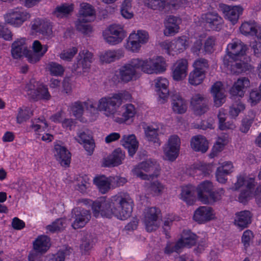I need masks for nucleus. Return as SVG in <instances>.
Listing matches in <instances>:
<instances>
[{
  "mask_svg": "<svg viewBox=\"0 0 261 261\" xmlns=\"http://www.w3.org/2000/svg\"><path fill=\"white\" fill-rule=\"evenodd\" d=\"M156 91L160 98L165 99L169 95L168 81L162 77H159L154 80Z\"/></svg>",
  "mask_w": 261,
  "mask_h": 261,
  "instance_id": "f704fd0d",
  "label": "nucleus"
},
{
  "mask_svg": "<svg viewBox=\"0 0 261 261\" xmlns=\"http://www.w3.org/2000/svg\"><path fill=\"white\" fill-rule=\"evenodd\" d=\"M197 240V236L196 234L190 230H184L181 238L179 240V241L181 242L182 248L184 247H191L196 244Z\"/></svg>",
  "mask_w": 261,
  "mask_h": 261,
  "instance_id": "4c0bfd02",
  "label": "nucleus"
},
{
  "mask_svg": "<svg viewBox=\"0 0 261 261\" xmlns=\"http://www.w3.org/2000/svg\"><path fill=\"white\" fill-rule=\"evenodd\" d=\"M134 175L144 180L156 177L160 172L159 165L154 160H147L139 163L133 170Z\"/></svg>",
  "mask_w": 261,
  "mask_h": 261,
  "instance_id": "7ed1b4c3",
  "label": "nucleus"
},
{
  "mask_svg": "<svg viewBox=\"0 0 261 261\" xmlns=\"http://www.w3.org/2000/svg\"><path fill=\"white\" fill-rule=\"evenodd\" d=\"M30 17V13L22 7L11 9L4 15L5 21L14 27H20Z\"/></svg>",
  "mask_w": 261,
  "mask_h": 261,
  "instance_id": "39448f33",
  "label": "nucleus"
},
{
  "mask_svg": "<svg viewBox=\"0 0 261 261\" xmlns=\"http://www.w3.org/2000/svg\"><path fill=\"white\" fill-rule=\"evenodd\" d=\"M252 215L249 211H243L236 214L234 224L238 227L244 229L248 227L251 223Z\"/></svg>",
  "mask_w": 261,
  "mask_h": 261,
  "instance_id": "c85d7f7f",
  "label": "nucleus"
},
{
  "mask_svg": "<svg viewBox=\"0 0 261 261\" xmlns=\"http://www.w3.org/2000/svg\"><path fill=\"white\" fill-rule=\"evenodd\" d=\"M103 37L105 41L110 45H116L122 42L123 38L119 36L111 35V34L106 32L103 34Z\"/></svg>",
  "mask_w": 261,
  "mask_h": 261,
  "instance_id": "0e129e2a",
  "label": "nucleus"
},
{
  "mask_svg": "<svg viewBox=\"0 0 261 261\" xmlns=\"http://www.w3.org/2000/svg\"><path fill=\"white\" fill-rule=\"evenodd\" d=\"M193 218L199 223L210 221L213 218L212 208L207 206H200L195 211Z\"/></svg>",
  "mask_w": 261,
  "mask_h": 261,
  "instance_id": "a878e982",
  "label": "nucleus"
},
{
  "mask_svg": "<svg viewBox=\"0 0 261 261\" xmlns=\"http://www.w3.org/2000/svg\"><path fill=\"white\" fill-rule=\"evenodd\" d=\"M250 85V81L248 78L245 77H241L234 83L230 89V94L231 96L242 97Z\"/></svg>",
  "mask_w": 261,
  "mask_h": 261,
  "instance_id": "412c9836",
  "label": "nucleus"
},
{
  "mask_svg": "<svg viewBox=\"0 0 261 261\" xmlns=\"http://www.w3.org/2000/svg\"><path fill=\"white\" fill-rule=\"evenodd\" d=\"M95 10L91 5L87 3H83L81 5L79 17L93 21L95 19Z\"/></svg>",
  "mask_w": 261,
  "mask_h": 261,
  "instance_id": "ea45409f",
  "label": "nucleus"
},
{
  "mask_svg": "<svg viewBox=\"0 0 261 261\" xmlns=\"http://www.w3.org/2000/svg\"><path fill=\"white\" fill-rule=\"evenodd\" d=\"M66 226V220L64 219H58L51 224L46 226L47 230L51 233L60 231L63 230Z\"/></svg>",
  "mask_w": 261,
  "mask_h": 261,
  "instance_id": "3c124183",
  "label": "nucleus"
},
{
  "mask_svg": "<svg viewBox=\"0 0 261 261\" xmlns=\"http://www.w3.org/2000/svg\"><path fill=\"white\" fill-rule=\"evenodd\" d=\"M193 67L194 70L202 72L205 74L209 67L208 61L203 58L198 59L194 61Z\"/></svg>",
  "mask_w": 261,
  "mask_h": 261,
  "instance_id": "864d4df0",
  "label": "nucleus"
},
{
  "mask_svg": "<svg viewBox=\"0 0 261 261\" xmlns=\"http://www.w3.org/2000/svg\"><path fill=\"white\" fill-rule=\"evenodd\" d=\"M211 92L214 105L216 107H220L225 102L226 98L222 83L221 82L215 83L211 88Z\"/></svg>",
  "mask_w": 261,
  "mask_h": 261,
  "instance_id": "5701e85b",
  "label": "nucleus"
},
{
  "mask_svg": "<svg viewBox=\"0 0 261 261\" xmlns=\"http://www.w3.org/2000/svg\"><path fill=\"white\" fill-rule=\"evenodd\" d=\"M175 45V49L179 52L182 51L188 45L187 41L185 37H179L172 43Z\"/></svg>",
  "mask_w": 261,
  "mask_h": 261,
  "instance_id": "774afa93",
  "label": "nucleus"
},
{
  "mask_svg": "<svg viewBox=\"0 0 261 261\" xmlns=\"http://www.w3.org/2000/svg\"><path fill=\"white\" fill-rule=\"evenodd\" d=\"M202 19L211 30L219 31L221 29L223 19L217 12H207L202 15Z\"/></svg>",
  "mask_w": 261,
  "mask_h": 261,
  "instance_id": "a211bd4d",
  "label": "nucleus"
},
{
  "mask_svg": "<svg viewBox=\"0 0 261 261\" xmlns=\"http://www.w3.org/2000/svg\"><path fill=\"white\" fill-rule=\"evenodd\" d=\"M91 21L90 19L78 17L77 20L75 22L76 30L84 35L89 34L92 32V26L89 23Z\"/></svg>",
  "mask_w": 261,
  "mask_h": 261,
  "instance_id": "58836bf2",
  "label": "nucleus"
},
{
  "mask_svg": "<svg viewBox=\"0 0 261 261\" xmlns=\"http://www.w3.org/2000/svg\"><path fill=\"white\" fill-rule=\"evenodd\" d=\"M205 77V74L202 72L193 70L189 75V82L193 86H197L200 84Z\"/></svg>",
  "mask_w": 261,
  "mask_h": 261,
  "instance_id": "09e8293b",
  "label": "nucleus"
},
{
  "mask_svg": "<svg viewBox=\"0 0 261 261\" xmlns=\"http://www.w3.org/2000/svg\"><path fill=\"white\" fill-rule=\"evenodd\" d=\"M91 139H92V136L88 130L79 132L77 137L75 138L77 141L81 144L90 141Z\"/></svg>",
  "mask_w": 261,
  "mask_h": 261,
  "instance_id": "338daca9",
  "label": "nucleus"
},
{
  "mask_svg": "<svg viewBox=\"0 0 261 261\" xmlns=\"http://www.w3.org/2000/svg\"><path fill=\"white\" fill-rule=\"evenodd\" d=\"M95 242L93 236L91 234L86 233L82 239L81 248L86 251H89L92 248Z\"/></svg>",
  "mask_w": 261,
  "mask_h": 261,
  "instance_id": "5fc2aeb1",
  "label": "nucleus"
},
{
  "mask_svg": "<svg viewBox=\"0 0 261 261\" xmlns=\"http://www.w3.org/2000/svg\"><path fill=\"white\" fill-rule=\"evenodd\" d=\"M148 34L145 31L139 30L137 33H131L128 38L127 48L133 52H137L141 44L148 42Z\"/></svg>",
  "mask_w": 261,
  "mask_h": 261,
  "instance_id": "f8f14e48",
  "label": "nucleus"
},
{
  "mask_svg": "<svg viewBox=\"0 0 261 261\" xmlns=\"http://www.w3.org/2000/svg\"><path fill=\"white\" fill-rule=\"evenodd\" d=\"M73 10V5L64 4L57 7L54 11V14L57 17L62 18L70 14Z\"/></svg>",
  "mask_w": 261,
  "mask_h": 261,
  "instance_id": "49530a36",
  "label": "nucleus"
},
{
  "mask_svg": "<svg viewBox=\"0 0 261 261\" xmlns=\"http://www.w3.org/2000/svg\"><path fill=\"white\" fill-rule=\"evenodd\" d=\"M182 248V243L179 240L176 242H168L164 249V253L168 256L174 252L179 254Z\"/></svg>",
  "mask_w": 261,
  "mask_h": 261,
  "instance_id": "79ce46f5",
  "label": "nucleus"
},
{
  "mask_svg": "<svg viewBox=\"0 0 261 261\" xmlns=\"http://www.w3.org/2000/svg\"><path fill=\"white\" fill-rule=\"evenodd\" d=\"M196 189L199 199L203 203L208 202L207 196L212 191V183L208 180L204 181L198 185Z\"/></svg>",
  "mask_w": 261,
  "mask_h": 261,
  "instance_id": "cd10ccee",
  "label": "nucleus"
},
{
  "mask_svg": "<svg viewBox=\"0 0 261 261\" xmlns=\"http://www.w3.org/2000/svg\"><path fill=\"white\" fill-rule=\"evenodd\" d=\"M122 119L126 121L134 117L136 114L135 108L132 104H126L121 108Z\"/></svg>",
  "mask_w": 261,
  "mask_h": 261,
  "instance_id": "de8ad7c7",
  "label": "nucleus"
},
{
  "mask_svg": "<svg viewBox=\"0 0 261 261\" xmlns=\"http://www.w3.org/2000/svg\"><path fill=\"white\" fill-rule=\"evenodd\" d=\"M245 109L244 104L239 102V103L233 104L230 107L229 115L233 118L237 117L239 113Z\"/></svg>",
  "mask_w": 261,
  "mask_h": 261,
  "instance_id": "69168bd1",
  "label": "nucleus"
},
{
  "mask_svg": "<svg viewBox=\"0 0 261 261\" xmlns=\"http://www.w3.org/2000/svg\"><path fill=\"white\" fill-rule=\"evenodd\" d=\"M208 100L206 97L200 94L193 95L191 98V105L198 115H202L206 112L208 109Z\"/></svg>",
  "mask_w": 261,
  "mask_h": 261,
  "instance_id": "4468645a",
  "label": "nucleus"
},
{
  "mask_svg": "<svg viewBox=\"0 0 261 261\" xmlns=\"http://www.w3.org/2000/svg\"><path fill=\"white\" fill-rule=\"evenodd\" d=\"M32 29L46 38L53 36L52 26L49 22L39 18L35 19L32 22Z\"/></svg>",
  "mask_w": 261,
  "mask_h": 261,
  "instance_id": "f3484780",
  "label": "nucleus"
},
{
  "mask_svg": "<svg viewBox=\"0 0 261 261\" xmlns=\"http://www.w3.org/2000/svg\"><path fill=\"white\" fill-rule=\"evenodd\" d=\"M245 185L246 187V190L252 192L255 186L254 179L253 178H245L244 176L238 177L237 181L235 183V190L240 188L242 186Z\"/></svg>",
  "mask_w": 261,
  "mask_h": 261,
  "instance_id": "37998d69",
  "label": "nucleus"
},
{
  "mask_svg": "<svg viewBox=\"0 0 261 261\" xmlns=\"http://www.w3.org/2000/svg\"><path fill=\"white\" fill-rule=\"evenodd\" d=\"M180 146V141L176 135L171 136L168 143L164 147V153L166 159L170 161H174L177 158Z\"/></svg>",
  "mask_w": 261,
  "mask_h": 261,
  "instance_id": "1a4fd4ad",
  "label": "nucleus"
},
{
  "mask_svg": "<svg viewBox=\"0 0 261 261\" xmlns=\"http://www.w3.org/2000/svg\"><path fill=\"white\" fill-rule=\"evenodd\" d=\"M121 94H116L111 97H103L99 100L98 109L104 112L107 116L114 114L116 110L122 103Z\"/></svg>",
  "mask_w": 261,
  "mask_h": 261,
  "instance_id": "20e7f679",
  "label": "nucleus"
},
{
  "mask_svg": "<svg viewBox=\"0 0 261 261\" xmlns=\"http://www.w3.org/2000/svg\"><path fill=\"white\" fill-rule=\"evenodd\" d=\"M125 158V154L120 148H117L105 159L103 164L106 167H114L120 165Z\"/></svg>",
  "mask_w": 261,
  "mask_h": 261,
  "instance_id": "393cba45",
  "label": "nucleus"
},
{
  "mask_svg": "<svg viewBox=\"0 0 261 261\" xmlns=\"http://www.w3.org/2000/svg\"><path fill=\"white\" fill-rule=\"evenodd\" d=\"M121 143L127 149L129 155L133 157L138 148L139 143L136 136L134 135H123Z\"/></svg>",
  "mask_w": 261,
  "mask_h": 261,
  "instance_id": "b1692460",
  "label": "nucleus"
},
{
  "mask_svg": "<svg viewBox=\"0 0 261 261\" xmlns=\"http://www.w3.org/2000/svg\"><path fill=\"white\" fill-rule=\"evenodd\" d=\"M89 107L92 108V104L86 101H77L72 104L71 109L73 115L76 118H79L83 114L84 109H88Z\"/></svg>",
  "mask_w": 261,
  "mask_h": 261,
  "instance_id": "a19ab883",
  "label": "nucleus"
},
{
  "mask_svg": "<svg viewBox=\"0 0 261 261\" xmlns=\"http://www.w3.org/2000/svg\"><path fill=\"white\" fill-rule=\"evenodd\" d=\"M109 179L112 188L122 186L127 181L125 178L119 176H109Z\"/></svg>",
  "mask_w": 261,
  "mask_h": 261,
  "instance_id": "e2e57ef3",
  "label": "nucleus"
},
{
  "mask_svg": "<svg viewBox=\"0 0 261 261\" xmlns=\"http://www.w3.org/2000/svg\"><path fill=\"white\" fill-rule=\"evenodd\" d=\"M188 63L186 59L177 61L172 68V77L174 80L179 81L184 80L187 75Z\"/></svg>",
  "mask_w": 261,
  "mask_h": 261,
  "instance_id": "aec40b11",
  "label": "nucleus"
},
{
  "mask_svg": "<svg viewBox=\"0 0 261 261\" xmlns=\"http://www.w3.org/2000/svg\"><path fill=\"white\" fill-rule=\"evenodd\" d=\"M164 189V186L159 181H154L150 182L148 187V191L153 195L161 194Z\"/></svg>",
  "mask_w": 261,
  "mask_h": 261,
  "instance_id": "13d9d810",
  "label": "nucleus"
},
{
  "mask_svg": "<svg viewBox=\"0 0 261 261\" xmlns=\"http://www.w3.org/2000/svg\"><path fill=\"white\" fill-rule=\"evenodd\" d=\"M195 188L192 186L182 187L181 198L188 204L192 205L195 200Z\"/></svg>",
  "mask_w": 261,
  "mask_h": 261,
  "instance_id": "e433bc0d",
  "label": "nucleus"
},
{
  "mask_svg": "<svg viewBox=\"0 0 261 261\" xmlns=\"http://www.w3.org/2000/svg\"><path fill=\"white\" fill-rule=\"evenodd\" d=\"M71 253V249L69 247L59 250L55 254L49 255L46 261H64L65 258Z\"/></svg>",
  "mask_w": 261,
  "mask_h": 261,
  "instance_id": "c03bdc74",
  "label": "nucleus"
},
{
  "mask_svg": "<svg viewBox=\"0 0 261 261\" xmlns=\"http://www.w3.org/2000/svg\"><path fill=\"white\" fill-rule=\"evenodd\" d=\"M32 85L28 84L25 86L24 90L27 92L28 95H30L32 99L36 100L50 99L51 95L46 86H40L37 89H32Z\"/></svg>",
  "mask_w": 261,
  "mask_h": 261,
  "instance_id": "dca6fc26",
  "label": "nucleus"
},
{
  "mask_svg": "<svg viewBox=\"0 0 261 261\" xmlns=\"http://www.w3.org/2000/svg\"><path fill=\"white\" fill-rule=\"evenodd\" d=\"M32 115V112L31 109L28 107L20 108L17 116V121L18 123H21L29 119Z\"/></svg>",
  "mask_w": 261,
  "mask_h": 261,
  "instance_id": "603ef678",
  "label": "nucleus"
},
{
  "mask_svg": "<svg viewBox=\"0 0 261 261\" xmlns=\"http://www.w3.org/2000/svg\"><path fill=\"white\" fill-rule=\"evenodd\" d=\"M50 239L46 236H39L33 243L36 253H31L28 256L29 261H41L37 253H44L50 247Z\"/></svg>",
  "mask_w": 261,
  "mask_h": 261,
  "instance_id": "9d476101",
  "label": "nucleus"
},
{
  "mask_svg": "<svg viewBox=\"0 0 261 261\" xmlns=\"http://www.w3.org/2000/svg\"><path fill=\"white\" fill-rule=\"evenodd\" d=\"M56 159L62 166H69L71 161V154L67 149L59 144L55 145L54 149Z\"/></svg>",
  "mask_w": 261,
  "mask_h": 261,
  "instance_id": "6ab92c4d",
  "label": "nucleus"
},
{
  "mask_svg": "<svg viewBox=\"0 0 261 261\" xmlns=\"http://www.w3.org/2000/svg\"><path fill=\"white\" fill-rule=\"evenodd\" d=\"M92 60L93 55L91 53L87 50L81 51L77 58L76 63L73 65V72H75L77 74L88 72Z\"/></svg>",
  "mask_w": 261,
  "mask_h": 261,
  "instance_id": "6e6552de",
  "label": "nucleus"
},
{
  "mask_svg": "<svg viewBox=\"0 0 261 261\" xmlns=\"http://www.w3.org/2000/svg\"><path fill=\"white\" fill-rule=\"evenodd\" d=\"M247 49V46L241 41H233L228 44L226 49L227 54L225 56L243 58L245 60L246 58H249L246 55Z\"/></svg>",
  "mask_w": 261,
  "mask_h": 261,
  "instance_id": "ddd939ff",
  "label": "nucleus"
},
{
  "mask_svg": "<svg viewBox=\"0 0 261 261\" xmlns=\"http://www.w3.org/2000/svg\"><path fill=\"white\" fill-rule=\"evenodd\" d=\"M107 32L111 35L119 36L124 38L126 36L125 32L122 25L117 24H113L109 27Z\"/></svg>",
  "mask_w": 261,
  "mask_h": 261,
  "instance_id": "4d7b16f0",
  "label": "nucleus"
},
{
  "mask_svg": "<svg viewBox=\"0 0 261 261\" xmlns=\"http://www.w3.org/2000/svg\"><path fill=\"white\" fill-rule=\"evenodd\" d=\"M249 58H243L230 57L224 56L223 59L224 66L232 74H238L248 69V61Z\"/></svg>",
  "mask_w": 261,
  "mask_h": 261,
  "instance_id": "423d86ee",
  "label": "nucleus"
},
{
  "mask_svg": "<svg viewBox=\"0 0 261 261\" xmlns=\"http://www.w3.org/2000/svg\"><path fill=\"white\" fill-rule=\"evenodd\" d=\"M24 39H20L14 41L12 44L11 54L14 59H18L24 54L27 50V46Z\"/></svg>",
  "mask_w": 261,
  "mask_h": 261,
  "instance_id": "72a5a7b5",
  "label": "nucleus"
},
{
  "mask_svg": "<svg viewBox=\"0 0 261 261\" xmlns=\"http://www.w3.org/2000/svg\"><path fill=\"white\" fill-rule=\"evenodd\" d=\"M47 45H42L38 40H35L32 44L33 52L28 55V60L30 63H35L41 59L48 50Z\"/></svg>",
  "mask_w": 261,
  "mask_h": 261,
  "instance_id": "2eb2a0df",
  "label": "nucleus"
},
{
  "mask_svg": "<svg viewBox=\"0 0 261 261\" xmlns=\"http://www.w3.org/2000/svg\"><path fill=\"white\" fill-rule=\"evenodd\" d=\"M224 194V190L222 188L218 189L217 191L211 192L207 196L208 202L206 204L215 202L220 200Z\"/></svg>",
  "mask_w": 261,
  "mask_h": 261,
  "instance_id": "680f3d73",
  "label": "nucleus"
},
{
  "mask_svg": "<svg viewBox=\"0 0 261 261\" xmlns=\"http://www.w3.org/2000/svg\"><path fill=\"white\" fill-rule=\"evenodd\" d=\"M218 118L219 119V128L221 130H225L226 129L232 128L233 125H228L225 122L226 118V113L224 109H221L219 110V114L218 115Z\"/></svg>",
  "mask_w": 261,
  "mask_h": 261,
  "instance_id": "6e6d98bb",
  "label": "nucleus"
},
{
  "mask_svg": "<svg viewBox=\"0 0 261 261\" xmlns=\"http://www.w3.org/2000/svg\"><path fill=\"white\" fill-rule=\"evenodd\" d=\"M191 146L194 150L201 153H205L208 148L207 141L201 135L192 137L191 140Z\"/></svg>",
  "mask_w": 261,
  "mask_h": 261,
  "instance_id": "7c9ffc66",
  "label": "nucleus"
},
{
  "mask_svg": "<svg viewBox=\"0 0 261 261\" xmlns=\"http://www.w3.org/2000/svg\"><path fill=\"white\" fill-rule=\"evenodd\" d=\"M241 33L244 35H255L256 38L258 35H260L261 28H257V25L254 21L245 22L240 28Z\"/></svg>",
  "mask_w": 261,
  "mask_h": 261,
  "instance_id": "473e14b6",
  "label": "nucleus"
},
{
  "mask_svg": "<svg viewBox=\"0 0 261 261\" xmlns=\"http://www.w3.org/2000/svg\"><path fill=\"white\" fill-rule=\"evenodd\" d=\"M93 183L102 194H106L111 188L109 177L103 175L96 176L93 179Z\"/></svg>",
  "mask_w": 261,
  "mask_h": 261,
  "instance_id": "c9c22d12",
  "label": "nucleus"
},
{
  "mask_svg": "<svg viewBox=\"0 0 261 261\" xmlns=\"http://www.w3.org/2000/svg\"><path fill=\"white\" fill-rule=\"evenodd\" d=\"M132 64L137 69L148 74L162 72L166 70V63L162 57H158L155 59H133Z\"/></svg>",
  "mask_w": 261,
  "mask_h": 261,
  "instance_id": "f03ea898",
  "label": "nucleus"
},
{
  "mask_svg": "<svg viewBox=\"0 0 261 261\" xmlns=\"http://www.w3.org/2000/svg\"><path fill=\"white\" fill-rule=\"evenodd\" d=\"M137 68L132 64V59L128 63L122 66L119 69V76L121 80L127 83L131 81L136 73Z\"/></svg>",
  "mask_w": 261,
  "mask_h": 261,
  "instance_id": "bb28decb",
  "label": "nucleus"
},
{
  "mask_svg": "<svg viewBox=\"0 0 261 261\" xmlns=\"http://www.w3.org/2000/svg\"><path fill=\"white\" fill-rule=\"evenodd\" d=\"M71 214V218L74 219L72 226L75 229L83 227L91 218L90 212L80 207L74 208Z\"/></svg>",
  "mask_w": 261,
  "mask_h": 261,
  "instance_id": "9b49d317",
  "label": "nucleus"
},
{
  "mask_svg": "<svg viewBox=\"0 0 261 261\" xmlns=\"http://www.w3.org/2000/svg\"><path fill=\"white\" fill-rule=\"evenodd\" d=\"M221 8L226 19L231 22L232 24L237 22L239 17L243 12V8L239 6H229L222 5Z\"/></svg>",
  "mask_w": 261,
  "mask_h": 261,
  "instance_id": "4be33fe9",
  "label": "nucleus"
},
{
  "mask_svg": "<svg viewBox=\"0 0 261 261\" xmlns=\"http://www.w3.org/2000/svg\"><path fill=\"white\" fill-rule=\"evenodd\" d=\"M133 203L128 195H115L111 200L94 202L92 208L96 217L100 214L106 218H111L114 216L119 219L125 220L131 216Z\"/></svg>",
  "mask_w": 261,
  "mask_h": 261,
  "instance_id": "f257e3e1",
  "label": "nucleus"
},
{
  "mask_svg": "<svg viewBox=\"0 0 261 261\" xmlns=\"http://www.w3.org/2000/svg\"><path fill=\"white\" fill-rule=\"evenodd\" d=\"M254 121V117L246 116L243 118L240 127V130L243 133H247Z\"/></svg>",
  "mask_w": 261,
  "mask_h": 261,
  "instance_id": "bf43d9fd",
  "label": "nucleus"
},
{
  "mask_svg": "<svg viewBox=\"0 0 261 261\" xmlns=\"http://www.w3.org/2000/svg\"><path fill=\"white\" fill-rule=\"evenodd\" d=\"M173 111L177 114H183L187 109L186 101L178 93H174L171 96Z\"/></svg>",
  "mask_w": 261,
  "mask_h": 261,
  "instance_id": "c756f323",
  "label": "nucleus"
},
{
  "mask_svg": "<svg viewBox=\"0 0 261 261\" xmlns=\"http://www.w3.org/2000/svg\"><path fill=\"white\" fill-rule=\"evenodd\" d=\"M47 69L51 75L54 76H62L64 72V68L61 64L55 62H50L48 63Z\"/></svg>",
  "mask_w": 261,
  "mask_h": 261,
  "instance_id": "8fccbe9b",
  "label": "nucleus"
},
{
  "mask_svg": "<svg viewBox=\"0 0 261 261\" xmlns=\"http://www.w3.org/2000/svg\"><path fill=\"white\" fill-rule=\"evenodd\" d=\"M181 19L174 16H169L166 23V29L164 34L166 36H172L178 32L179 25L181 23Z\"/></svg>",
  "mask_w": 261,
  "mask_h": 261,
  "instance_id": "2f4dec72",
  "label": "nucleus"
},
{
  "mask_svg": "<svg viewBox=\"0 0 261 261\" xmlns=\"http://www.w3.org/2000/svg\"><path fill=\"white\" fill-rule=\"evenodd\" d=\"M161 215L160 210L155 207H150L145 210L144 222L148 232L154 231L159 227Z\"/></svg>",
  "mask_w": 261,
  "mask_h": 261,
  "instance_id": "0eeeda50",
  "label": "nucleus"
},
{
  "mask_svg": "<svg viewBox=\"0 0 261 261\" xmlns=\"http://www.w3.org/2000/svg\"><path fill=\"white\" fill-rule=\"evenodd\" d=\"M158 132L159 128L153 126H148L145 129V136L148 141L160 145Z\"/></svg>",
  "mask_w": 261,
  "mask_h": 261,
  "instance_id": "a18cd8bd",
  "label": "nucleus"
},
{
  "mask_svg": "<svg viewBox=\"0 0 261 261\" xmlns=\"http://www.w3.org/2000/svg\"><path fill=\"white\" fill-rule=\"evenodd\" d=\"M119 53L114 50L107 51L101 56V59L103 62L109 63L119 59Z\"/></svg>",
  "mask_w": 261,
  "mask_h": 261,
  "instance_id": "052dcab7",
  "label": "nucleus"
}]
</instances>
